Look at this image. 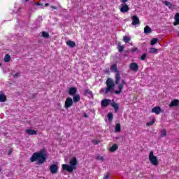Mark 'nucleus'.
Instances as JSON below:
<instances>
[{
    "instance_id": "obj_1",
    "label": "nucleus",
    "mask_w": 179,
    "mask_h": 179,
    "mask_svg": "<svg viewBox=\"0 0 179 179\" xmlns=\"http://www.w3.org/2000/svg\"><path fill=\"white\" fill-rule=\"evenodd\" d=\"M127 85L125 80H122L121 83L118 85L119 90H114L115 87V83H114V80L113 78H108L106 80V88H102L101 92L104 93V94H108V93H115V94H121L122 93V90L124 86Z\"/></svg>"
},
{
    "instance_id": "obj_2",
    "label": "nucleus",
    "mask_w": 179,
    "mask_h": 179,
    "mask_svg": "<svg viewBox=\"0 0 179 179\" xmlns=\"http://www.w3.org/2000/svg\"><path fill=\"white\" fill-rule=\"evenodd\" d=\"M31 163L36 162L37 164H44L45 162H47V150L42 149L38 152L34 153L29 159Z\"/></svg>"
},
{
    "instance_id": "obj_3",
    "label": "nucleus",
    "mask_w": 179,
    "mask_h": 179,
    "mask_svg": "<svg viewBox=\"0 0 179 179\" xmlns=\"http://www.w3.org/2000/svg\"><path fill=\"white\" fill-rule=\"evenodd\" d=\"M69 164H62L63 170H66L69 173H72L73 170H76V167L78 166V159L76 157H73L71 159H70Z\"/></svg>"
},
{
    "instance_id": "obj_4",
    "label": "nucleus",
    "mask_w": 179,
    "mask_h": 179,
    "mask_svg": "<svg viewBox=\"0 0 179 179\" xmlns=\"http://www.w3.org/2000/svg\"><path fill=\"white\" fill-rule=\"evenodd\" d=\"M148 159L150 160V163H151L152 166H158L159 159H157V157L155 156V155L153 154V151L150 152Z\"/></svg>"
},
{
    "instance_id": "obj_5",
    "label": "nucleus",
    "mask_w": 179,
    "mask_h": 179,
    "mask_svg": "<svg viewBox=\"0 0 179 179\" xmlns=\"http://www.w3.org/2000/svg\"><path fill=\"white\" fill-rule=\"evenodd\" d=\"M129 0H120L121 3V8H120V12L122 13H127L129 10V6L127 4V2H128Z\"/></svg>"
},
{
    "instance_id": "obj_6",
    "label": "nucleus",
    "mask_w": 179,
    "mask_h": 179,
    "mask_svg": "<svg viewBox=\"0 0 179 179\" xmlns=\"http://www.w3.org/2000/svg\"><path fill=\"white\" fill-rule=\"evenodd\" d=\"M49 170L52 174H57V173H58V164H53L50 165Z\"/></svg>"
},
{
    "instance_id": "obj_7",
    "label": "nucleus",
    "mask_w": 179,
    "mask_h": 179,
    "mask_svg": "<svg viewBox=\"0 0 179 179\" xmlns=\"http://www.w3.org/2000/svg\"><path fill=\"white\" fill-rule=\"evenodd\" d=\"M72 106H73V100H72V98L71 97L66 98L64 103L65 108H69L70 107H72Z\"/></svg>"
},
{
    "instance_id": "obj_8",
    "label": "nucleus",
    "mask_w": 179,
    "mask_h": 179,
    "mask_svg": "<svg viewBox=\"0 0 179 179\" xmlns=\"http://www.w3.org/2000/svg\"><path fill=\"white\" fill-rule=\"evenodd\" d=\"M129 69L131 71H133V72H138L139 71V66L138 64L133 62L130 64Z\"/></svg>"
},
{
    "instance_id": "obj_9",
    "label": "nucleus",
    "mask_w": 179,
    "mask_h": 179,
    "mask_svg": "<svg viewBox=\"0 0 179 179\" xmlns=\"http://www.w3.org/2000/svg\"><path fill=\"white\" fill-rule=\"evenodd\" d=\"M111 101H112L110 99H104L101 101V107H103V108L108 107L111 104Z\"/></svg>"
},
{
    "instance_id": "obj_10",
    "label": "nucleus",
    "mask_w": 179,
    "mask_h": 179,
    "mask_svg": "<svg viewBox=\"0 0 179 179\" xmlns=\"http://www.w3.org/2000/svg\"><path fill=\"white\" fill-rule=\"evenodd\" d=\"M111 107H113L115 110V113H118V110H120V105L114 101V99L112 100L110 103Z\"/></svg>"
},
{
    "instance_id": "obj_11",
    "label": "nucleus",
    "mask_w": 179,
    "mask_h": 179,
    "mask_svg": "<svg viewBox=\"0 0 179 179\" xmlns=\"http://www.w3.org/2000/svg\"><path fill=\"white\" fill-rule=\"evenodd\" d=\"M141 21L139 20V17L137 15L132 16V24L133 26H136V24H139Z\"/></svg>"
},
{
    "instance_id": "obj_12",
    "label": "nucleus",
    "mask_w": 179,
    "mask_h": 179,
    "mask_svg": "<svg viewBox=\"0 0 179 179\" xmlns=\"http://www.w3.org/2000/svg\"><path fill=\"white\" fill-rule=\"evenodd\" d=\"M78 93V89L75 87H70L69 90V94L70 96H75Z\"/></svg>"
},
{
    "instance_id": "obj_13",
    "label": "nucleus",
    "mask_w": 179,
    "mask_h": 179,
    "mask_svg": "<svg viewBox=\"0 0 179 179\" xmlns=\"http://www.w3.org/2000/svg\"><path fill=\"white\" fill-rule=\"evenodd\" d=\"M151 113H155L157 115H159L162 113V108L160 106H155L152 109Z\"/></svg>"
},
{
    "instance_id": "obj_14",
    "label": "nucleus",
    "mask_w": 179,
    "mask_h": 179,
    "mask_svg": "<svg viewBox=\"0 0 179 179\" xmlns=\"http://www.w3.org/2000/svg\"><path fill=\"white\" fill-rule=\"evenodd\" d=\"M169 107H179V100L173 99L169 104Z\"/></svg>"
},
{
    "instance_id": "obj_15",
    "label": "nucleus",
    "mask_w": 179,
    "mask_h": 179,
    "mask_svg": "<svg viewBox=\"0 0 179 179\" xmlns=\"http://www.w3.org/2000/svg\"><path fill=\"white\" fill-rule=\"evenodd\" d=\"M120 80H121V75L120 74V71H118L115 75V85H118V83H120Z\"/></svg>"
},
{
    "instance_id": "obj_16",
    "label": "nucleus",
    "mask_w": 179,
    "mask_h": 179,
    "mask_svg": "<svg viewBox=\"0 0 179 179\" xmlns=\"http://www.w3.org/2000/svg\"><path fill=\"white\" fill-rule=\"evenodd\" d=\"M175 22H173V26H178L179 25V13H177L175 15Z\"/></svg>"
},
{
    "instance_id": "obj_17",
    "label": "nucleus",
    "mask_w": 179,
    "mask_h": 179,
    "mask_svg": "<svg viewBox=\"0 0 179 179\" xmlns=\"http://www.w3.org/2000/svg\"><path fill=\"white\" fill-rule=\"evenodd\" d=\"M73 103H78L80 101V95H79V94L73 95Z\"/></svg>"
},
{
    "instance_id": "obj_18",
    "label": "nucleus",
    "mask_w": 179,
    "mask_h": 179,
    "mask_svg": "<svg viewBox=\"0 0 179 179\" xmlns=\"http://www.w3.org/2000/svg\"><path fill=\"white\" fill-rule=\"evenodd\" d=\"M25 132L28 135H37V131L34 129H27L25 130Z\"/></svg>"
},
{
    "instance_id": "obj_19",
    "label": "nucleus",
    "mask_w": 179,
    "mask_h": 179,
    "mask_svg": "<svg viewBox=\"0 0 179 179\" xmlns=\"http://www.w3.org/2000/svg\"><path fill=\"white\" fill-rule=\"evenodd\" d=\"M84 94L85 96H90V97H92L93 96V92H92V90L89 89H86L84 91Z\"/></svg>"
},
{
    "instance_id": "obj_20",
    "label": "nucleus",
    "mask_w": 179,
    "mask_h": 179,
    "mask_svg": "<svg viewBox=\"0 0 179 179\" xmlns=\"http://www.w3.org/2000/svg\"><path fill=\"white\" fill-rule=\"evenodd\" d=\"M144 33H145V34H149V33H152V28H150V27L146 25L144 27Z\"/></svg>"
},
{
    "instance_id": "obj_21",
    "label": "nucleus",
    "mask_w": 179,
    "mask_h": 179,
    "mask_svg": "<svg viewBox=\"0 0 179 179\" xmlns=\"http://www.w3.org/2000/svg\"><path fill=\"white\" fill-rule=\"evenodd\" d=\"M7 98H6V95H5L4 94H0V103H5V101H6Z\"/></svg>"
},
{
    "instance_id": "obj_22",
    "label": "nucleus",
    "mask_w": 179,
    "mask_h": 179,
    "mask_svg": "<svg viewBox=\"0 0 179 179\" xmlns=\"http://www.w3.org/2000/svg\"><path fill=\"white\" fill-rule=\"evenodd\" d=\"M110 152H115L116 150H118V145L117 144H113L110 148H109Z\"/></svg>"
},
{
    "instance_id": "obj_23",
    "label": "nucleus",
    "mask_w": 179,
    "mask_h": 179,
    "mask_svg": "<svg viewBox=\"0 0 179 179\" xmlns=\"http://www.w3.org/2000/svg\"><path fill=\"white\" fill-rule=\"evenodd\" d=\"M110 71H113V72H116V73H118L120 71H118V67L117 66V64H113L110 66Z\"/></svg>"
},
{
    "instance_id": "obj_24",
    "label": "nucleus",
    "mask_w": 179,
    "mask_h": 179,
    "mask_svg": "<svg viewBox=\"0 0 179 179\" xmlns=\"http://www.w3.org/2000/svg\"><path fill=\"white\" fill-rule=\"evenodd\" d=\"M115 132H121V124L116 123L115 127Z\"/></svg>"
},
{
    "instance_id": "obj_25",
    "label": "nucleus",
    "mask_w": 179,
    "mask_h": 179,
    "mask_svg": "<svg viewBox=\"0 0 179 179\" xmlns=\"http://www.w3.org/2000/svg\"><path fill=\"white\" fill-rule=\"evenodd\" d=\"M66 44L69 45V47H71V48H73V47H76V43L72 41H67Z\"/></svg>"
},
{
    "instance_id": "obj_26",
    "label": "nucleus",
    "mask_w": 179,
    "mask_h": 179,
    "mask_svg": "<svg viewBox=\"0 0 179 179\" xmlns=\"http://www.w3.org/2000/svg\"><path fill=\"white\" fill-rule=\"evenodd\" d=\"M117 49L119 52H122V51H124V46L121 45V42L117 43Z\"/></svg>"
},
{
    "instance_id": "obj_27",
    "label": "nucleus",
    "mask_w": 179,
    "mask_h": 179,
    "mask_svg": "<svg viewBox=\"0 0 179 179\" xmlns=\"http://www.w3.org/2000/svg\"><path fill=\"white\" fill-rule=\"evenodd\" d=\"M159 41V38H154L150 41V45H155V44H157V42Z\"/></svg>"
},
{
    "instance_id": "obj_28",
    "label": "nucleus",
    "mask_w": 179,
    "mask_h": 179,
    "mask_svg": "<svg viewBox=\"0 0 179 179\" xmlns=\"http://www.w3.org/2000/svg\"><path fill=\"white\" fill-rule=\"evenodd\" d=\"M123 41L126 43H128L131 41V36H124L123 37Z\"/></svg>"
},
{
    "instance_id": "obj_29",
    "label": "nucleus",
    "mask_w": 179,
    "mask_h": 179,
    "mask_svg": "<svg viewBox=\"0 0 179 179\" xmlns=\"http://www.w3.org/2000/svg\"><path fill=\"white\" fill-rule=\"evenodd\" d=\"M155 122H156V118H154L152 121L147 122L146 125L148 127H152V125L155 124Z\"/></svg>"
},
{
    "instance_id": "obj_30",
    "label": "nucleus",
    "mask_w": 179,
    "mask_h": 179,
    "mask_svg": "<svg viewBox=\"0 0 179 179\" xmlns=\"http://www.w3.org/2000/svg\"><path fill=\"white\" fill-rule=\"evenodd\" d=\"M157 51H159V50H157V49H156L155 48H150L149 49L150 54H155V53L157 52Z\"/></svg>"
},
{
    "instance_id": "obj_31",
    "label": "nucleus",
    "mask_w": 179,
    "mask_h": 179,
    "mask_svg": "<svg viewBox=\"0 0 179 179\" xmlns=\"http://www.w3.org/2000/svg\"><path fill=\"white\" fill-rule=\"evenodd\" d=\"M10 61V55L9 54H6L4 57V62H9Z\"/></svg>"
},
{
    "instance_id": "obj_32",
    "label": "nucleus",
    "mask_w": 179,
    "mask_h": 179,
    "mask_svg": "<svg viewBox=\"0 0 179 179\" xmlns=\"http://www.w3.org/2000/svg\"><path fill=\"white\" fill-rule=\"evenodd\" d=\"M42 36L44 37V38H48L50 37V34L47 31H43Z\"/></svg>"
},
{
    "instance_id": "obj_33",
    "label": "nucleus",
    "mask_w": 179,
    "mask_h": 179,
    "mask_svg": "<svg viewBox=\"0 0 179 179\" xmlns=\"http://www.w3.org/2000/svg\"><path fill=\"white\" fill-rule=\"evenodd\" d=\"M164 3L166 5V6H168L169 9L173 6V4L170 1H164Z\"/></svg>"
},
{
    "instance_id": "obj_34",
    "label": "nucleus",
    "mask_w": 179,
    "mask_h": 179,
    "mask_svg": "<svg viewBox=\"0 0 179 179\" xmlns=\"http://www.w3.org/2000/svg\"><path fill=\"white\" fill-rule=\"evenodd\" d=\"M161 136L163 138L164 136H167V131L166 129H163L161 131Z\"/></svg>"
},
{
    "instance_id": "obj_35",
    "label": "nucleus",
    "mask_w": 179,
    "mask_h": 179,
    "mask_svg": "<svg viewBox=\"0 0 179 179\" xmlns=\"http://www.w3.org/2000/svg\"><path fill=\"white\" fill-rule=\"evenodd\" d=\"M113 118H114L113 113H109L108 114V121H113Z\"/></svg>"
},
{
    "instance_id": "obj_36",
    "label": "nucleus",
    "mask_w": 179,
    "mask_h": 179,
    "mask_svg": "<svg viewBox=\"0 0 179 179\" xmlns=\"http://www.w3.org/2000/svg\"><path fill=\"white\" fill-rule=\"evenodd\" d=\"M96 160H100L101 162H104V157H101L100 155L96 157Z\"/></svg>"
},
{
    "instance_id": "obj_37",
    "label": "nucleus",
    "mask_w": 179,
    "mask_h": 179,
    "mask_svg": "<svg viewBox=\"0 0 179 179\" xmlns=\"http://www.w3.org/2000/svg\"><path fill=\"white\" fill-rule=\"evenodd\" d=\"M146 57H148V55L146 53H143L141 57V61H145V59H146Z\"/></svg>"
},
{
    "instance_id": "obj_38",
    "label": "nucleus",
    "mask_w": 179,
    "mask_h": 179,
    "mask_svg": "<svg viewBox=\"0 0 179 179\" xmlns=\"http://www.w3.org/2000/svg\"><path fill=\"white\" fill-rule=\"evenodd\" d=\"M34 5H36V6H43V3L40 2H34Z\"/></svg>"
},
{
    "instance_id": "obj_39",
    "label": "nucleus",
    "mask_w": 179,
    "mask_h": 179,
    "mask_svg": "<svg viewBox=\"0 0 179 179\" xmlns=\"http://www.w3.org/2000/svg\"><path fill=\"white\" fill-rule=\"evenodd\" d=\"M108 177H110V173H108L106 176H104L103 179H108Z\"/></svg>"
},
{
    "instance_id": "obj_40",
    "label": "nucleus",
    "mask_w": 179,
    "mask_h": 179,
    "mask_svg": "<svg viewBox=\"0 0 179 179\" xmlns=\"http://www.w3.org/2000/svg\"><path fill=\"white\" fill-rule=\"evenodd\" d=\"M99 143H100V141H93V144H94V145H99Z\"/></svg>"
},
{
    "instance_id": "obj_41",
    "label": "nucleus",
    "mask_w": 179,
    "mask_h": 179,
    "mask_svg": "<svg viewBox=\"0 0 179 179\" xmlns=\"http://www.w3.org/2000/svg\"><path fill=\"white\" fill-rule=\"evenodd\" d=\"M132 52H135V51H138V48H134L132 50H131Z\"/></svg>"
},
{
    "instance_id": "obj_42",
    "label": "nucleus",
    "mask_w": 179,
    "mask_h": 179,
    "mask_svg": "<svg viewBox=\"0 0 179 179\" xmlns=\"http://www.w3.org/2000/svg\"><path fill=\"white\" fill-rule=\"evenodd\" d=\"M19 76V73H17L14 75V78H17Z\"/></svg>"
},
{
    "instance_id": "obj_43",
    "label": "nucleus",
    "mask_w": 179,
    "mask_h": 179,
    "mask_svg": "<svg viewBox=\"0 0 179 179\" xmlns=\"http://www.w3.org/2000/svg\"><path fill=\"white\" fill-rule=\"evenodd\" d=\"M12 155V151H11V150H9V151H8V155Z\"/></svg>"
},
{
    "instance_id": "obj_44",
    "label": "nucleus",
    "mask_w": 179,
    "mask_h": 179,
    "mask_svg": "<svg viewBox=\"0 0 179 179\" xmlns=\"http://www.w3.org/2000/svg\"><path fill=\"white\" fill-rule=\"evenodd\" d=\"M50 6V3H45V6Z\"/></svg>"
},
{
    "instance_id": "obj_45",
    "label": "nucleus",
    "mask_w": 179,
    "mask_h": 179,
    "mask_svg": "<svg viewBox=\"0 0 179 179\" xmlns=\"http://www.w3.org/2000/svg\"><path fill=\"white\" fill-rule=\"evenodd\" d=\"M52 9H57V7H55V6H52Z\"/></svg>"
},
{
    "instance_id": "obj_46",
    "label": "nucleus",
    "mask_w": 179,
    "mask_h": 179,
    "mask_svg": "<svg viewBox=\"0 0 179 179\" xmlns=\"http://www.w3.org/2000/svg\"><path fill=\"white\" fill-rule=\"evenodd\" d=\"M83 116L85 117H87V114L84 113V114H83Z\"/></svg>"
},
{
    "instance_id": "obj_47",
    "label": "nucleus",
    "mask_w": 179,
    "mask_h": 179,
    "mask_svg": "<svg viewBox=\"0 0 179 179\" xmlns=\"http://www.w3.org/2000/svg\"><path fill=\"white\" fill-rule=\"evenodd\" d=\"M29 0H25V2H29Z\"/></svg>"
},
{
    "instance_id": "obj_48",
    "label": "nucleus",
    "mask_w": 179,
    "mask_h": 179,
    "mask_svg": "<svg viewBox=\"0 0 179 179\" xmlns=\"http://www.w3.org/2000/svg\"><path fill=\"white\" fill-rule=\"evenodd\" d=\"M178 37L179 38V33L178 34Z\"/></svg>"
},
{
    "instance_id": "obj_49",
    "label": "nucleus",
    "mask_w": 179,
    "mask_h": 179,
    "mask_svg": "<svg viewBox=\"0 0 179 179\" xmlns=\"http://www.w3.org/2000/svg\"><path fill=\"white\" fill-rule=\"evenodd\" d=\"M0 65H1V63H0Z\"/></svg>"
}]
</instances>
